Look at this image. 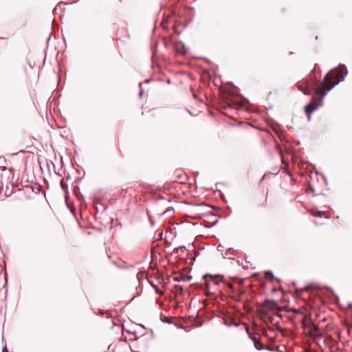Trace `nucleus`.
<instances>
[{"instance_id":"obj_7","label":"nucleus","mask_w":352,"mask_h":352,"mask_svg":"<svg viewBox=\"0 0 352 352\" xmlns=\"http://www.w3.org/2000/svg\"><path fill=\"white\" fill-rule=\"evenodd\" d=\"M251 340L253 341L254 346L258 350L263 349V344L260 341L259 336H250Z\"/></svg>"},{"instance_id":"obj_1","label":"nucleus","mask_w":352,"mask_h":352,"mask_svg":"<svg viewBox=\"0 0 352 352\" xmlns=\"http://www.w3.org/2000/svg\"><path fill=\"white\" fill-rule=\"evenodd\" d=\"M347 74L344 65L331 70L324 78L321 84L315 88L311 102L305 107V111L309 115L322 104V100L327 92L334 87L339 82L344 80Z\"/></svg>"},{"instance_id":"obj_4","label":"nucleus","mask_w":352,"mask_h":352,"mask_svg":"<svg viewBox=\"0 0 352 352\" xmlns=\"http://www.w3.org/2000/svg\"><path fill=\"white\" fill-rule=\"evenodd\" d=\"M298 89L305 94H311L310 83L307 79H305L302 81H299L296 84Z\"/></svg>"},{"instance_id":"obj_2","label":"nucleus","mask_w":352,"mask_h":352,"mask_svg":"<svg viewBox=\"0 0 352 352\" xmlns=\"http://www.w3.org/2000/svg\"><path fill=\"white\" fill-rule=\"evenodd\" d=\"M205 280L204 292L207 296L215 293L217 287L223 281V276L220 275L206 274L204 276Z\"/></svg>"},{"instance_id":"obj_10","label":"nucleus","mask_w":352,"mask_h":352,"mask_svg":"<svg viewBox=\"0 0 352 352\" xmlns=\"http://www.w3.org/2000/svg\"><path fill=\"white\" fill-rule=\"evenodd\" d=\"M309 191H311L312 192L313 195H317L318 192L316 190V189L312 186V185L311 184H309V187L307 189V192H308Z\"/></svg>"},{"instance_id":"obj_3","label":"nucleus","mask_w":352,"mask_h":352,"mask_svg":"<svg viewBox=\"0 0 352 352\" xmlns=\"http://www.w3.org/2000/svg\"><path fill=\"white\" fill-rule=\"evenodd\" d=\"M294 311L302 316V324L305 329H308L309 330L310 328L315 324L310 317L307 316L299 310H294Z\"/></svg>"},{"instance_id":"obj_8","label":"nucleus","mask_w":352,"mask_h":352,"mask_svg":"<svg viewBox=\"0 0 352 352\" xmlns=\"http://www.w3.org/2000/svg\"><path fill=\"white\" fill-rule=\"evenodd\" d=\"M175 49L177 52L181 54H185L186 50L184 48V45L182 42H177L175 45Z\"/></svg>"},{"instance_id":"obj_13","label":"nucleus","mask_w":352,"mask_h":352,"mask_svg":"<svg viewBox=\"0 0 352 352\" xmlns=\"http://www.w3.org/2000/svg\"><path fill=\"white\" fill-rule=\"evenodd\" d=\"M157 292L159 293L161 295H162L164 294V292L160 291V290H157Z\"/></svg>"},{"instance_id":"obj_5","label":"nucleus","mask_w":352,"mask_h":352,"mask_svg":"<svg viewBox=\"0 0 352 352\" xmlns=\"http://www.w3.org/2000/svg\"><path fill=\"white\" fill-rule=\"evenodd\" d=\"M308 333L311 337L321 338L322 336V333L316 324L310 328L308 331Z\"/></svg>"},{"instance_id":"obj_6","label":"nucleus","mask_w":352,"mask_h":352,"mask_svg":"<svg viewBox=\"0 0 352 352\" xmlns=\"http://www.w3.org/2000/svg\"><path fill=\"white\" fill-rule=\"evenodd\" d=\"M191 278H192L191 276L188 275L184 273H181V274H177L176 276H175L173 278V280L175 282H181V281L188 282L191 280Z\"/></svg>"},{"instance_id":"obj_15","label":"nucleus","mask_w":352,"mask_h":352,"mask_svg":"<svg viewBox=\"0 0 352 352\" xmlns=\"http://www.w3.org/2000/svg\"><path fill=\"white\" fill-rule=\"evenodd\" d=\"M149 112H150L151 113H152V115H154V112H153V111H150Z\"/></svg>"},{"instance_id":"obj_9","label":"nucleus","mask_w":352,"mask_h":352,"mask_svg":"<svg viewBox=\"0 0 352 352\" xmlns=\"http://www.w3.org/2000/svg\"><path fill=\"white\" fill-rule=\"evenodd\" d=\"M265 277L266 279L272 281L274 279V276L272 272L267 271L265 272Z\"/></svg>"},{"instance_id":"obj_14","label":"nucleus","mask_w":352,"mask_h":352,"mask_svg":"<svg viewBox=\"0 0 352 352\" xmlns=\"http://www.w3.org/2000/svg\"><path fill=\"white\" fill-rule=\"evenodd\" d=\"M242 294H243V292H242L241 290H239V295H241Z\"/></svg>"},{"instance_id":"obj_12","label":"nucleus","mask_w":352,"mask_h":352,"mask_svg":"<svg viewBox=\"0 0 352 352\" xmlns=\"http://www.w3.org/2000/svg\"><path fill=\"white\" fill-rule=\"evenodd\" d=\"M227 286H228V287H230L231 289H233V285H232L231 283H228L227 284Z\"/></svg>"},{"instance_id":"obj_11","label":"nucleus","mask_w":352,"mask_h":352,"mask_svg":"<svg viewBox=\"0 0 352 352\" xmlns=\"http://www.w3.org/2000/svg\"><path fill=\"white\" fill-rule=\"evenodd\" d=\"M311 214L314 217H322L324 214V213L320 211L312 212Z\"/></svg>"}]
</instances>
